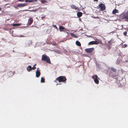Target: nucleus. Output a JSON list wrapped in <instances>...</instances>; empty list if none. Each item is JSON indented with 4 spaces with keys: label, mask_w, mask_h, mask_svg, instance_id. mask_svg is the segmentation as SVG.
I'll return each instance as SVG.
<instances>
[{
    "label": "nucleus",
    "mask_w": 128,
    "mask_h": 128,
    "mask_svg": "<svg viewBox=\"0 0 128 128\" xmlns=\"http://www.w3.org/2000/svg\"><path fill=\"white\" fill-rule=\"evenodd\" d=\"M26 69L28 72H30L32 70V67L30 66H29L27 67Z\"/></svg>",
    "instance_id": "obj_11"
},
{
    "label": "nucleus",
    "mask_w": 128,
    "mask_h": 128,
    "mask_svg": "<svg viewBox=\"0 0 128 128\" xmlns=\"http://www.w3.org/2000/svg\"><path fill=\"white\" fill-rule=\"evenodd\" d=\"M64 28L62 26H60L59 27V29L60 32L62 31V30L64 29Z\"/></svg>",
    "instance_id": "obj_15"
},
{
    "label": "nucleus",
    "mask_w": 128,
    "mask_h": 128,
    "mask_svg": "<svg viewBox=\"0 0 128 128\" xmlns=\"http://www.w3.org/2000/svg\"><path fill=\"white\" fill-rule=\"evenodd\" d=\"M124 18L125 19H128V16H124Z\"/></svg>",
    "instance_id": "obj_24"
},
{
    "label": "nucleus",
    "mask_w": 128,
    "mask_h": 128,
    "mask_svg": "<svg viewBox=\"0 0 128 128\" xmlns=\"http://www.w3.org/2000/svg\"><path fill=\"white\" fill-rule=\"evenodd\" d=\"M39 68H38L36 72V77L38 78L40 76L41 74Z\"/></svg>",
    "instance_id": "obj_6"
},
{
    "label": "nucleus",
    "mask_w": 128,
    "mask_h": 128,
    "mask_svg": "<svg viewBox=\"0 0 128 128\" xmlns=\"http://www.w3.org/2000/svg\"><path fill=\"white\" fill-rule=\"evenodd\" d=\"M36 64H35L34 65V66H36Z\"/></svg>",
    "instance_id": "obj_33"
},
{
    "label": "nucleus",
    "mask_w": 128,
    "mask_h": 128,
    "mask_svg": "<svg viewBox=\"0 0 128 128\" xmlns=\"http://www.w3.org/2000/svg\"><path fill=\"white\" fill-rule=\"evenodd\" d=\"M41 82H45V79L43 77H42L41 79Z\"/></svg>",
    "instance_id": "obj_20"
},
{
    "label": "nucleus",
    "mask_w": 128,
    "mask_h": 128,
    "mask_svg": "<svg viewBox=\"0 0 128 128\" xmlns=\"http://www.w3.org/2000/svg\"><path fill=\"white\" fill-rule=\"evenodd\" d=\"M113 42V41L112 40H110L108 42V43L106 44V46H107V48H110L112 45V43Z\"/></svg>",
    "instance_id": "obj_7"
},
{
    "label": "nucleus",
    "mask_w": 128,
    "mask_h": 128,
    "mask_svg": "<svg viewBox=\"0 0 128 128\" xmlns=\"http://www.w3.org/2000/svg\"><path fill=\"white\" fill-rule=\"evenodd\" d=\"M28 0H26V2H27V1Z\"/></svg>",
    "instance_id": "obj_35"
},
{
    "label": "nucleus",
    "mask_w": 128,
    "mask_h": 128,
    "mask_svg": "<svg viewBox=\"0 0 128 128\" xmlns=\"http://www.w3.org/2000/svg\"><path fill=\"white\" fill-rule=\"evenodd\" d=\"M36 67L35 66H33L32 68V70H35V69H36Z\"/></svg>",
    "instance_id": "obj_25"
},
{
    "label": "nucleus",
    "mask_w": 128,
    "mask_h": 128,
    "mask_svg": "<svg viewBox=\"0 0 128 128\" xmlns=\"http://www.w3.org/2000/svg\"><path fill=\"white\" fill-rule=\"evenodd\" d=\"M111 70L114 72H116V68H113L111 67L110 68Z\"/></svg>",
    "instance_id": "obj_18"
},
{
    "label": "nucleus",
    "mask_w": 128,
    "mask_h": 128,
    "mask_svg": "<svg viewBox=\"0 0 128 128\" xmlns=\"http://www.w3.org/2000/svg\"><path fill=\"white\" fill-rule=\"evenodd\" d=\"M118 10L116 9H114L112 12V13L113 14H115L116 13H118Z\"/></svg>",
    "instance_id": "obj_14"
},
{
    "label": "nucleus",
    "mask_w": 128,
    "mask_h": 128,
    "mask_svg": "<svg viewBox=\"0 0 128 128\" xmlns=\"http://www.w3.org/2000/svg\"><path fill=\"white\" fill-rule=\"evenodd\" d=\"M76 44L78 46H81V44L80 42L78 41H76Z\"/></svg>",
    "instance_id": "obj_13"
},
{
    "label": "nucleus",
    "mask_w": 128,
    "mask_h": 128,
    "mask_svg": "<svg viewBox=\"0 0 128 128\" xmlns=\"http://www.w3.org/2000/svg\"><path fill=\"white\" fill-rule=\"evenodd\" d=\"M94 50V48H87L85 49V51L88 53H90Z\"/></svg>",
    "instance_id": "obj_8"
},
{
    "label": "nucleus",
    "mask_w": 128,
    "mask_h": 128,
    "mask_svg": "<svg viewBox=\"0 0 128 128\" xmlns=\"http://www.w3.org/2000/svg\"><path fill=\"white\" fill-rule=\"evenodd\" d=\"M95 40L96 41L90 42L88 43V45L98 44H101L102 43V41L100 40L96 39Z\"/></svg>",
    "instance_id": "obj_3"
},
{
    "label": "nucleus",
    "mask_w": 128,
    "mask_h": 128,
    "mask_svg": "<svg viewBox=\"0 0 128 128\" xmlns=\"http://www.w3.org/2000/svg\"><path fill=\"white\" fill-rule=\"evenodd\" d=\"M21 24H12V26H19L21 25Z\"/></svg>",
    "instance_id": "obj_17"
},
{
    "label": "nucleus",
    "mask_w": 128,
    "mask_h": 128,
    "mask_svg": "<svg viewBox=\"0 0 128 128\" xmlns=\"http://www.w3.org/2000/svg\"><path fill=\"white\" fill-rule=\"evenodd\" d=\"M41 2L42 3H44L45 2H46V1L44 0H43V1L42 0L41 1Z\"/></svg>",
    "instance_id": "obj_26"
},
{
    "label": "nucleus",
    "mask_w": 128,
    "mask_h": 128,
    "mask_svg": "<svg viewBox=\"0 0 128 128\" xmlns=\"http://www.w3.org/2000/svg\"><path fill=\"white\" fill-rule=\"evenodd\" d=\"M26 6V4H19L18 6L20 7H24Z\"/></svg>",
    "instance_id": "obj_16"
},
{
    "label": "nucleus",
    "mask_w": 128,
    "mask_h": 128,
    "mask_svg": "<svg viewBox=\"0 0 128 128\" xmlns=\"http://www.w3.org/2000/svg\"><path fill=\"white\" fill-rule=\"evenodd\" d=\"M20 37H24V36H20Z\"/></svg>",
    "instance_id": "obj_31"
},
{
    "label": "nucleus",
    "mask_w": 128,
    "mask_h": 128,
    "mask_svg": "<svg viewBox=\"0 0 128 128\" xmlns=\"http://www.w3.org/2000/svg\"><path fill=\"white\" fill-rule=\"evenodd\" d=\"M66 79L65 76H60L56 78L54 82H56V81L58 80L59 82H62L66 83Z\"/></svg>",
    "instance_id": "obj_2"
},
{
    "label": "nucleus",
    "mask_w": 128,
    "mask_h": 128,
    "mask_svg": "<svg viewBox=\"0 0 128 128\" xmlns=\"http://www.w3.org/2000/svg\"><path fill=\"white\" fill-rule=\"evenodd\" d=\"M36 0H28L27 2H36Z\"/></svg>",
    "instance_id": "obj_21"
},
{
    "label": "nucleus",
    "mask_w": 128,
    "mask_h": 128,
    "mask_svg": "<svg viewBox=\"0 0 128 128\" xmlns=\"http://www.w3.org/2000/svg\"><path fill=\"white\" fill-rule=\"evenodd\" d=\"M52 44L54 46H56V43H54Z\"/></svg>",
    "instance_id": "obj_29"
},
{
    "label": "nucleus",
    "mask_w": 128,
    "mask_h": 128,
    "mask_svg": "<svg viewBox=\"0 0 128 128\" xmlns=\"http://www.w3.org/2000/svg\"><path fill=\"white\" fill-rule=\"evenodd\" d=\"M1 10V8H0V10Z\"/></svg>",
    "instance_id": "obj_36"
},
{
    "label": "nucleus",
    "mask_w": 128,
    "mask_h": 128,
    "mask_svg": "<svg viewBox=\"0 0 128 128\" xmlns=\"http://www.w3.org/2000/svg\"><path fill=\"white\" fill-rule=\"evenodd\" d=\"M126 14L127 15H128V12H127Z\"/></svg>",
    "instance_id": "obj_34"
},
{
    "label": "nucleus",
    "mask_w": 128,
    "mask_h": 128,
    "mask_svg": "<svg viewBox=\"0 0 128 128\" xmlns=\"http://www.w3.org/2000/svg\"><path fill=\"white\" fill-rule=\"evenodd\" d=\"M98 0H94V1L95 2H98Z\"/></svg>",
    "instance_id": "obj_30"
},
{
    "label": "nucleus",
    "mask_w": 128,
    "mask_h": 128,
    "mask_svg": "<svg viewBox=\"0 0 128 128\" xmlns=\"http://www.w3.org/2000/svg\"><path fill=\"white\" fill-rule=\"evenodd\" d=\"M33 20L32 18H30L28 19V23L29 25L31 24L33 22Z\"/></svg>",
    "instance_id": "obj_10"
},
{
    "label": "nucleus",
    "mask_w": 128,
    "mask_h": 128,
    "mask_svg": "<svg viewBox=\"0 0 128 128\" xmlns=\"http://www.w3.org/2000/svg\"><path fill=\"white\" fill-rule=\"evenodd\" d=\"M92 78L94 79V82L96 84H99V81L98 80V79H99V78L96 75L92 76Z\"/></svg>",
    "instance_id": "obj_4"
},
{
    "label": "nucleus",
    "mask_w": 128,
    "mask_h": 128,
    "mask_svg": "<svg viewBox=\"0 0 128 128\" xmlns=\"http://www.w3.org/2000/svg\"><path fill=\"white\" fill-rule=\"evenodd\" d=\"M99 7L100 8L101 11H103L106 9V7L104 4L101 3L99 4L98 5Z\"/></svg>",
    "instance_id": "obj_5"
},
{
    "label": "nucleus",
    "mask_w": 128,
    "mask_h": 128,
    "mask_svg": "<svg viewBox=\"0 0 128 128\" xmlns=\"http://www.w3.org/2000/svg\"><path fill=\"white\" fill-rule=\"evenodd\" d=\"M127 21L128 22V20H127Z\"/></svg>",
    "instance_id": "obj_37"
},
{
    "label": "nucleus",
    "mask_w": 128,
    "mask_h": 128,
    "mask_svg": "<svg viewBox=\"0 0 128 128\" xmlns=\"http://www.w3.org/2000/svg\"><path fill=\"white\" fill-rule=\"evenodd\" d=\"M53 26L55 28H56L58 29V28L56 25H54Z\"/></svg>",
    "instance_id": "obj_27"
},
{
    "label": "nucleus",
    "mask_w": 128,
    "mask_h": 128,
    "mask_svg": "<svg viewBox=\"0 0 128 128\" xmlns=\"http://www.w3.org/2000/svg\"><path fill=\"white\" fill-rule=\"evenodd\" d=\"M70 6L71 8L75 10H77L78 9V8L74 5H72Z\"/></svg>",
    "instance_id": "obj_9"
},
{
    "label": "nucleus",
    "mask_w": 128,
    "mask_h": 128,
    "mask_svg": "<svg viewBox=\"0 0 128 128\" xmlns=\"http://www.w3.org/2000/svg\"><path fill=\"white\" fill-rule=\"evenodd\" d=\"M70 34L72 36H73L75 38H78V37L77 36L75 35L73 33H70Z\"/></svg>",
    "instance_id": "obj_19"
},
{
    "label": "nucleus",
    "mask_w": 128,
    "mask_h": 128,
    "mask_svg": "<svg viewBox=\"0 0 128 128\" xmlns=\"http://www.w3.org/2000/svg\"><path fill=\"white\" fill-rule=\"evenodd\" d=\"M18 0L20 1H23V0Z\"/></svg>",
    "instance_id": "obj_32"
},
{
    "label": "nucleus",
    "mask_w": 128,
    "mask_h": 128,
    "mask_svg": "<svg viewBox=\"0 0 128 128\" xmlns=\"http://www.w3.org/2000/svg\"><path fill=\"white\" fill-rule=\"evenodd\" d=\"M123 34L124 36H126L127 34V32L126 31L124 32L123 33Z\"/></svg>",
    "instance_id": "obj_23"
},
{
    "label": "nucleus",
    "mask_w": 128,
    "mask_h": 128,
    "mask_svg": "<svg viewBox=\"0 0 128 128\" xmlns=\"http://www.w3.org/2000/svg\"><path fill=\"white\" fill-rule=\"evenodd\" d=\"M127 45H126V44H124L122 46V48H125L127 47Z\"/></svg>",
    "instance_id": "obj_22"
},
{
    "label": "nucleus",
    "mask_w": 128,
    "mask_h": 128,
    "mask_svg": "<svg viewBox=\"0 0 128 128\" xmlns=\"http://www.w3.org/2000/svg\"><path fill=\"white\" fill-rule=\"evenodd\" d=\"M118 75H117L116 74H114V75H113L112 76V77H113L114 76H116Z\"/></svg>",
    "instance_id": "obj_28"
},
{
    "label": "nucleus",
    "mask_w": 128,
    "mask_h": 128,
    "mask_svg": "<svg viewBox=\"0 0 128 128\" xmlns=\"http://www.w3.org/2000/svg\"><path fill=\"white\" fill-rule=\"evenodd\" d=\"M41 60L48 64H51V62L50 58L48 56L45 54L42 55Z\"/></svg>",
    "instance_id": "obj_1"
},
{
    "label": "nucleus",
    "mask_w": 128,
    "mask_h": 128,
    "mask_svg": "<svg viewBox=\"0 0 128 128\" xmlns=\"http://www.w3.org/2000/svg\"><path fill=\"white\" fill-rule=\"evenodd\" d=\"M82 15V12H78L77 13V16L78 17H81Z\"/></svg>",
    "instance_id": "obj_12"
}]
</instances>
